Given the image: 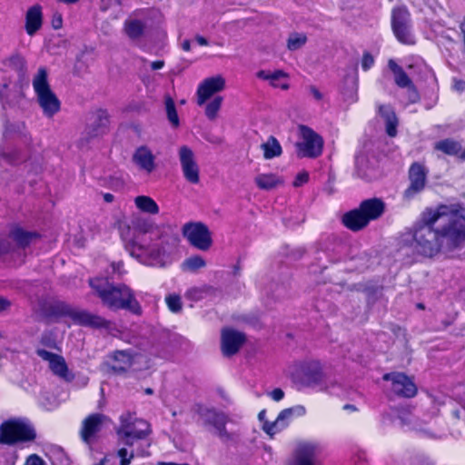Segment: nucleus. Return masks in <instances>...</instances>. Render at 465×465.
I'll return each mask as SVG.
<instances>
[{"instance_id":"nucleus-1","label":"nucleus","mask_w":465,"mask_h":465,"mask_svg":"<svg viewBox=\"0 0 465 465\" xmlns=\"http://www.w3.org/2000/svg\"><path fill=\"white\" fill-rule=\"evenodd\" d=\"M136 237L148 235L149 242L143 243L142 263L164 267L170 262V257L178 244L179 237L170 225H158L148 219H137L134 223Z\"/></svg>"},{"instance_id":"nucleus-2","label":"nucleus","mask_w":465,"mask_h":465,"mask_svg":"<svg viewBox=\"0 0 465 465\" xmlns=\"http://www.w3.org/2000/svg\"><path fill=\"white\" fill-rule=\"evenodd\" d=\"M425 220L437 223L442 248L452 251L465 244V220L459 215L458 205H439L425 210Z\"/></svg>"},{"instance_id":"nucleus-3","label":"nucleus","mask_w":465,"mask_h":465,"mask_svg":"<svg viewBox=\"0 0 465 465\" xmlns=\"http://www.w3.org/2000/svg\"><path fill=\"white\" fill-rule=\"evenodd\" d=\"M90 286L102 303L111 311L127 310L136 315L142 314V307L127 285H114L104 279L96 278L90 280Z\"/></svg>"},{"instance_id":"nucleus-4","label":"nucleus","mask_w":465,"mask_h":465,"mask_svg":"<svg viewBox=\"0 0 465 465\" xmlns=\"http://www.w3.org/2000/svg\"><path fill=\"white\" fill-rule=\"evenodd\" d=\"M413 239L417 251L424 256L431 257L443 250L438 223H428L425 220V211L414 229Z\"/></svg>"},{"instance_id":"nucleus-5","label":"nucleus","mask_w":465,"mask_h":465,"mask_svg":"<svg viewBox=\"0 0 465 465\" xmlns=\"http://www.w3.org/2000/svg\"><path fill=\"white\" fill-rule=\"evenodd\" d=\"M35 436L33 426L23 419H10L0 426V443L2 444L14 445L32 441Z\"/></svg>"},{"instance_id":"nucleus-6","label":"nucleus","mask_w":465,"mask_h":465,"mask_svg":"<svg viewBox=\"0 0 465 465\" xmlns=\"http://www.w3.org/2000/svg\"><path fill=\"white\" fill-rule=\"evenodd\" d=\"M33 87L44 114L48 117H52L59 111L60 102L50 88L47 81V71L45 67L38 69L36 75L33 79Z\"/></svg>"},{"instance_id":"nucleus-7","label":"nucleus","mask_w":465,"mask_h":465,"mask_svg":"<svg viewBox=\"0 0 465 465\" xmlns=\"http://www.w3.org/2000/svg\"><path fill=\"white\" fill-rule=\"evenodd\" d=\"M121 425L117 430V435L122 444L133 446L134 440L146 438L151 430L147 421L136 419L130 413L123 414L120 418Z\"/></svg>"},{"instance_id":"nucleus-8","label":"nucleus","mask_w":465,"mask_h":465,"mask_svg":"<svg viewBox=\"0 0 465 465\" xmlns=\"http://www.w3.org/2000/svg\"><path fill=\"white\" fill-rule=\"evenodd\" d=\"M63 312L69 316L76 324L94 329H104L107 331L114 330V325L112 322L87 311L74 309L69 305H63Z\"/></svg>"},{"instance_id":"nucleus-9","label":"nucleus","mask_w":465,"mask_h":465,"mask_svg":"<svg viewBox=\"0 0 465 465\" xmlns=\"http://www.w3.org/2000/svg\"><path fill=\"white\" fill-rule=\"evenodd\" d=\"M200 418L204 425H211L213 432L222 440H230L234 437V433L226 430L225 425L233 420L223 412H219L214 409L201 408L199 411Z\"/></svg>"},{"instance_id":"nucleus-10","label":"nucleus","mask_w":465,"mask_h":465,"mask_svg":"<svg viewBox=\"0 0 465 465\" xmlns=\"http://www.w3.org/2000/svg\"><path fill=\"white\" fill-rule=\"evenodd\" d=\"M183 234L198 250L207 251L212 246L211 232L203 223H185L183 227Z\"/></svg>"},{"instance_id":"nucleus-11","label":"nucleus","mask_w":465,"mask_h":465,"mask_svg":"<svg viewBox=\"0 0 465 465\" xmlns=\"http://www.w3.org/2000/svg\"><path fill=\"white\" fill-rule=\"evenodd\" d=\"M300 132L302 142L297 143L298 156L314 158L322 152L323 141L312 129L308 126L301 125Z\"/></svg>"},{"instance_id":"nucleus-12","label":"nucleus","mask_w":465,"mask_h":465,"mask_svg":"<svg viewBox=\"0 0 465 465\" xmlns=\"http://www.w3.org/2000/svg\"><path fill=\"white\" fill-rule=\"evenodd\" d=\"M109 124V115L105 110L98 109L94 111L90 118L84 136L79 140V145L84 147L87 145L90 139L104 134Z\"/></svg>"},{"instance_id":"nucleus-13","label":"nucleus","mask_w":465,"mask_h":465,"mask_svg":"<svg viewBox=\"0 0 465 465\" xmlns=\"http://www.w3.org/2000/svg\"><path fill=\"white\" fill-rule=\"evenodd\" d=\"M391 25L396 38L404 45H413L414 37L410 30V14L405 8L392 12Z\"/></svg>"},{"instance_id":"nucleus-14","label":"nucleus","mask_w":465,"mask_h":465,"mask_svg":"<svg viewBox=\"0 0 465 465\" xmlns=\"http://www.w3.org/2000/svg\"><path fill=\"white\" fill-rule=\"evenodd\" d=\"M305 413L306 409L302 405L284 409L278 414L273 422L265 421L262 428L267 434L272 436L285 429L294 418L302 417Z\"/></svg>"},{"instance_id":"nucleus-15","label":"nucleus","mask_w":465,"mask_h":465,"mask_svg":"<svg viewBox=\"0 0 465 465\" xmlns=\"http://www.w3.org/2000/svg\"><path fill=\"white\" fill-rule=\"evenodd\" d=\"M36 354L45 361L48 362V367L54 375L64 381H72L74 375L69 371L66 361L62 355L53 353L45 349H37Z\"/></svg>"},{"instance_id":"nucleus-16","label":"nucleus","mask_w":465,"mask_h":465,"mask_svg":"<svg viewBox=\"0 0 465 465\" xmlns=\"http://www.w3.org/2000/svg\"><path fill=\"white\" fill-rule=\"evenodd\" d=\"M179 160L184 178L191 183H198L200 181L199 166L193 152L186 145L180 147Z\"/></svg>"},{"instance_id":"nucleus-17","label":"nucleus","mask_w":465,"mask_h":465,"mask_svg":"<svg viewBox=\"0 0 465 465\" xmlns=\"http://www.w3.org/2000/svg\"><path fill=\"white\" fill-rule=\"evenodd\" d=\"M320 450L321 445L316 441L302 442L294 450L290 465H316V455Z\"/></svg>"},{"instance_id":"nucleus-18","label":"nucleus","mask_w":465,"mask_h":465,"mask_svg":"<svg viewBox=\"0 0 465 465\" xmlns=\"http://www.w3.org/2000/svg\"><path fill=\"white\" fill-rule=\"evenodd\" d=\"M245 341V335L236 330L224 328L221 334V349L224 356L236 354Z\"/></svg>"},{"instance_id":"nucleus-19","label":"nucleus","mask_w":465,"mask_h":465,"mask_svg":"<svg viewBox=\"0 0 465 465\" xmlns=\"http://www.w3.org/2000/svg\"><path fill=\"white\" fill-rule=\"evenodd\" d=\"M383 380L391 381L392 391L400 396L411 398L417 392L414 382L401 372L387 373L383 376Z\"/></svg>"},{"instance_id":"nucleus-20","label":"nucleus","mask_w":465,"mask_h":465,"mask_svg":"<svg viewBox=\"0 0 465 465\" xmlns=\"http://www.w3.org/2000/svg\"><path fill=\"white\" fill-rule=\"evenodd\" d=\"M224 86L225 81L221 75L203 80L197 90V104H204L214 94L223 90Z\"/></svg>"},{"instance_id":"nucleus-21","label":"nucleus","mask_w":465,"mask_h":465,"mask_svg":"<svg viewBox=\"0 0 465 465\" xmlns=\"http://www.w3.org/2000/svg\"><path fill=\"white\" fill-rule=\"evenodd\" d=\"M410 186L404 192V197L411 199L415 194L420 193L426 184V172L422 165L413 163L409 171Z\"/></svg>"},{"instance_id":"nucleus-22","label":"nucleus","mask_w":465,"mask_h":465,"mask_svg":"<svg viewBox=\"0 0 465 465\" xmlns=\"http://www.w3.org/2000/svg\"><path fill=\"white\" fill-rule=\"evenodd\" d=\"M119 232L123 242H124L125 249L129 252L131 256L136 258L140 262H142V253L140 250L143 249V246L140 240L137 239L134 231L133 232L128 224L120 223Z\"/></svg>"},{"instance_id":"nucleus-23","label":"nucleus","mask_w":465,"mask_h":465,"mask_svg":"<svg viewBox=\"0 0 465 465\" xmlns=\"http://www.w3.org/2000/svg\"><path fill=\"white\" fill-rule=\"evenodd\" d=\"M385 208V203L380 198L366 199L359 205L360 211L364 214L369 223L381 217Z\"/></svg>"},{"instance_id":"nucleus-24","label":"nucleus","mask_w":465,"mask_h":465,"mask_svg":"<svg viewBox=\"0 0 465 465\" xmlns=\"http://www.w3.org/2000/svg\"><path fill=\"white\" fill-rule=\"evenodd\" d=\"M105 420L103 414H92L83 421L80 431L81 438L85 443H89L94 435L101 430L102 424Z\"/></svg>"},{"instance_id":"nucleus-25","label":"nucleus","mask_w":465,"mask_h":465,"mask_svg":"<svg viewBox=\"0 0 465 465\" xmlns=\"http://www.w3.org/2000/svg\"><path fill=\"white\" fill-rule=\"evenodd\" d=\"M155 157L146 146L138 147L133 154L134 163L142 170L150 173L155 169Z\"/></svg>"},{"instance_id":"nucleus-26","label":"nucleus","mask_w":465,"mask_h":465,"mask_svg":"<svg viewBox=\"0 0 465 465\" xmlns=\"http://www.w3.org/2000/svg\"><path fill=\"white\" fill-rule=\"evenodd\" d=\"M342 223L353 232L362 230L370 223L359 207L343 214Z\"/></svg>"},{"instance_id":"nucleus-27","label":"nucleus","mask_w":465,"mask_h":465,"mask_svg":"<svg viewBox=\"0 0 465 465\" xmlns=\"http://www.w3.org/2000/svg\"><path fill=\"white\" fill-rule=\"evenodd\" d=\"M379 114L386 125V133L389 136L394 137L397 134L398 118L392 107L388 104L379 106Z\"/></svg>"},{"instance_id":"nucleus-28","label":"nucleus","mask_w":465,"mask_h":465,"mask_svg":"<svg viewBox=\"0 0 465 465\" xmlns=\"http://www.w3.org/2000/svg\"><path fill=\"white\" fill-rule=\"evenodd\" d=\"M256 76L262 80L269 81L270 84L274 87H280L282 90H288L290 85L287 83L279 84L281 79L289 78V74L282 70H276L274 72H269L265 70H260L256 73Z\"/></svg>"},{"instance_id":"nucleus-29","label":"nucleus","mask_w":465,"mask_h":465,"mask_svg":"<svg viewBox=\"0 0 465 465\" xmlns=\"http://www.w3.org/2000/svg\"><path fill=\"white\" fill-rule=\"evenodd\" d=\"M42 25V11L40 5L30 7L26 13L25 29L29 35L35 34Z\"/></svg>"},{"instance_id":"nucleus-30","label":"nucleus","mask_w":465,"mask_h":465,"mask_svg":"<svg viewBox=\"0 0 465 465\" xmlns=\"http://www.w3.org/2000/svg\"><path fill=\"white\" fill-rule=\"evenodd\" d=\"M388 67L392 72L394 75V82L399 87L407 88L413 84L404 70L400 65H398L394 60H389Z\"/></svg>"},{"instance_id":"nucleus-31","label":"nucleus","mask_w":465,"mask_h":465,"mask_svg":"<svg viewBox=\"0 0 465 465\" xmlns=\"http://www.w3.org/2000/svg\"><path fill=\"white\" fill-rule=\"evenodd\" d=\"M256 185L262 190H272L282 184V180L273 173H262L254 179Z\"/></svg>"},{"instance_id":"nucleus-32","label":"nucleus","mask_w":465,"mask_h":465,"mask_svg":"<svg viewBox=\"0 0 465 465\" xmlns=\"http://www.w3.org/2000/svg\"><path fill=\"white\" fill-rule=\"evenodd\" d=\"M114 364L112 370L114 372H124L132 365V356L126 351H117L114 353Z\"/></svg>"},{"instance_id":"nucleus-33","label":"nucleus","mask_w":465,"mask_h":465,"mask_svg":"<svg viewBox=\"0 0 465 465\" xmlns=\"http://www.w3.org/2000/svg\"><path fill=\"white\" fill-rule=\"evenodd\" d=\"M263 151V157L266 160L272 159L282 154V146L274 136H270L268 140L261 144Z\"/></svg>"},{"instance_id":"nucleus-34","label":"nucleus","mask_w":465,"mask_h":465,"mask_svg":"<svg viewBox=\"0 0 465 465\" xmlns=\"http://www.w3.org/2000/svg\"><path fill=\"white\" fill-rule=\"evenodd\" d=\"M144 24L137 19H127L124 22V32L133 40L142 37L144 32Z\"/></svg>"},{"instance_id":"nucleus-35","label":"nucleus","mask_w":465,"mask_h":465,"mask_svg":"<svg viewBox=\"0 0 465 465\" xmlns=\"http://www.w3.org/2000/svg\"><path fill=\"white\" fill-rule=\"evenodd\" d=\"M10 236L16 242L19 247L25 248L35 240L38 234L36 232H25L21 228H15L10 232Z\"/></svg>"},{"instance_id":"nucleus-36","label":"nucleus","mask_w":465,"mask_h":465,"mask_svg":"<svg viewBox=\"0 0 465 465\" xmlns=\"http://www.w3.org/2000/svg\"><path fill=\"white\" fill-rule=\"evenodd\" d=\"M134 203H135L136 207L143 213H148L151 214H156L159 213V207H158L157 203H155V201L153 198H151L149 196H145V195L137 196L134 199Z\"/></svg>"},{"instance_id":"nucleus-37","label":"nucleus","mask_w":465,"mask_h":465,"mask_svg":"<svg viewBox=\"0 0 465 465\" xmlns=\"http://www.w3.org/2000/svg\"><path fill=\"white\" fill-rule=\"evenodd\" d=\"M435 149L449 155H458L461 152V145L456 141L445 139L438 142L435 144Z\"/></svg>"},{"instance_id":"nucleus-38","label":"nucleus","mask_w":465,"mask_h":465,"mask_svg":"<svg viewBox=\"0 0 465 465\" xmlns=\"http://www.w3.org/2000/svg\"><path fill=\"white\" fill-rule=\"evenodd\" d=\"M206 262L203 257L193 255L185 259L182 264L181 269L186 272H195L199 269L205 267Z\"/></svg>"},{"instance_id":"nucleus-39","label":"nucleus","mask_w":465,"mask_h":465,"mask_svg":"<svg viewBox=\"0 0 465 465\" xmlns=\"http://www.w3.org/2000/svg\"><path fill=\"white\" fill-rule=\"evenodd\" d=\"M164 102L167 118L173 127H177L179 125V117L176 112L174 102L170 95L165 96Z\"/></svg>"},{"instance_id":"nucleus-40","label":"nucleus","mask_w":465,"mask_h":465,"mask_svg":"<svg viewBox=\"0 0 465 465\" xmlns=\"http://www.w3.org/2000/svg\"><path fill=\"white\" fill-rule=\"evenodd\" d=\"M223 102L222 96H216L205 107V114L210 120H214L217 116V113L221 108Z\"/></svg>"},{"instance_id":"nucleus-41","label":"nucleus","mask_w":465,"mask_h":465,"mask_svg":"<svg viewBox=\"0 0 465 465\" xmlns=\"http://www.w3.org/2000/svg\"><path fill=\"white\" fill-rule=\"evenodd\" d=\"M6 65L23 73L25 70V60L19 54H13L6 60Z\"/></svg>"},{"instance_id":"nucleus-42","label":"nucleus","mask_w":465,"mask_h":465,"mask_svg":"<svg viewBox=\"0 0 465 465\" xmlns=\"http://www.w3.org/2000/svg\"><path fill=\"white\" fill-rule=\"evenodd\" d=\"M306 40L304 35L293 34L288 39L287 47L291 51L298 50L306 43Z\"/></svg>"},{"instance_id":"nucleus-43","label":"nucleus","mask_w":465,"mask_h":465,"mask_svg":"<svg viewBox=\"0 0 465 465\" xmlns=\"http://www.w3.org/2000/svg\"><path fill=\"white\" fill-rule=\"evenodd\" d=\"M165 302L172 312L178 313L182 311L183 303L179 295L169 294L165 297Z\"/></svg>"},{"instance_id":"nucleus-44","label":"nucleus","mask_w":465,"mask_h":465,"mask_svg":"<svg viewBox=\"0 0 465 465\" xmlns=\"http://www.w3.org/2000/svg\"><path fill=\"white\" fill-rule=\"evenodd\" d=\"M5 134H20V135H25V125L23 122H15V123H6L5 129Z\"/></svg>"},{"instance_id":"nucleus-45","label":"nucleus","mask_w":465,"mask_h":465,"mask_svg":"<svg viewBox=\"0 0 465 465\" xmlns=\"http://www.w3.org/2000/svg\"><path fill=\"white\" fill-rule=\"evenodd\" d=\"M117 456L120 458V465H129L134 457V450H128L127 448L123 447L118 450Z\"/></svg>"},{"instance_id":"nucleus-46","label":"nucleus","mask_w":465,"mask_h":465,"mask_svg":"<svg viewBox=\"0 0 465 465\" xmlns=\"http://www.w3.org/2000/svg\"><path fill=\"white\" fill-rule=\"evenodd\" d=\"M308 372L306 375L308 376V380L310 381L317 382L321 380V371L318 363H311L308 365Z\"/></svg>"},{"instance_id":"nucleus-47","label":"nucleus","mask_w":465,"mask_h":465,"mask_svg":"<svg viewBox=\"0 0 465 465\" xmlns=\"http://www.w3.org/2000/svg\"><path fill=\"white\" fill-rule=\"evenodd\" d=\"M406 89L409 102L411 104L417 103L420 100V94L415 85L412 84Z\"/></svg>"},{"instance_id":"nucleus-48","label":"nucleus","mask_w":465,"mask_h":465,"mask_svg":"<svg viewBox=\"0 0 465 465\" xmlns=\"http://www.w3.org/2000/svg\"><path fill=\"white\" fill-rule=\"evenodd\" d=\"M374 64L373 56L369 53L365 52L361 60V67L364 71L369 70Z\"/></svg>"},{"instance_id":"nucleus-49","label":"nucleus","mask_w":465,"mask_h":465,"mask_svg":"<svg viewBox=\"0 0 465 465\" xmlns=\"http://www.w3.org/2000/svg\"><path fill=\"white\" fill-rule=\"evenodd\" d=\"M308 180H309L308 173H306V172L300 173H298V175L296 176V178L293 182V186L300 187L302 184H304L305 183H307Z\"/></svg>"},{"instance_id":"nucleus-50","label":"nucleus","mask_w":465,"mask_h":465,"mask_svg":"<svg viewBox=\"0 0 465 465\" xmlns=\"http://www.w3.org/2000/svg\"><path fill=\"white\" fill-rule=\"evenodd\" d=\"M269 396L275 401H280L284 397V392L282 389L276 388L271 392H269Z\"/></svg>"},{"instance_id":"nucleus-51","label":"nucleus","mask_w":465,"mask_h":465,"mask_svg":"<svg viewBox=\"0 0 465 465\" xmlns=\"http://www.w3.org/2000/svg\"><path fill=\"white\" fill-rule=\"evenodd\" d=\"M25 465H45V461L37 455H31L25 462Z\"/></svg>"},{"instance_id":"nucleus-52","label":"nucleus","mask_w":465,"mask_h":465,"mask_svg":"<svg viewBox=\"0 0 465 465\" xmlns=\"http://www.w3.org/2000/svg\"><path fill=\"white\" fill-rule=\"evenodd\" d=\"M10 305H11V302L8 300H6L3 297H0V312L8 309L10 307Z\"/></svg>"},{"instance_id":"nucleus-53","label":"nucleus","mask_w":465,"mask_h":465,"mask_svg":"<svg viewBox=\"0 0 465 465\" xmlns=\"http://www.w3.org/2000/svg\"><path fill=\"white\" fill-rule=\"evenodd\" d=\"M310 91L316 100H322V94L315 86H311Z\"/></svg>"},{"instance_id":"nucleus-54","label":"nucleus","mask_w":465,"mask_h":465,"mask_svg":"<svg viewBox=\"0 0 465 465\" xmlns=\"http://www.w3.org/2000/svg\"><path fill=\"white\" fill-rule=\"evenodd\" d=\"M164 65V62L162 61V60H159V61H154L151 64V67L153 70H158V69H161L163 68Z\"/></svg>"},{"instance_id":"nucleus-55","label":"nucleus","mask_w":465,"mask_h":465,"mask_svg":"<svg viewBox=\"0 0 465 465\" xmlns=\"http://www.w3.org/2000/svg\"><path fill=\"white\" fill-rule=\"evenodd\" d=\"M195 41L200 45H208V41L205 37L202 36V35H196L195 36Z\"/></svg>"},{"instance_id":"nucleus-56","label":"nucleus","mask_w":465,"mask_h":465,"mask_svg":"<svg viewBox=\"0 0 465 465\" xmlns=\"http://www.w3.org/2000/svg\"><path fill=\"white\" fill-rule=\"evenodd\" d=\"M9 252H10V248H9L8 244H6L5 242L0 243V255L7 253Z\"/></svg>"},{"instance_id":"nucleus-57","label":"nucleus","mask_w":465,"mask_h":465,"mask_svg":"<svg viewBox=\"0 0 465 465\" xmlns=\"http://www.w3.org/2000/svg\"><path fill=\"white\" fill-rule=\"evenodd\" d=\"M62 26V17L59 15L57 18L53 20V27L58 29Z\"/></svg>"},{"instance_id":"nucleus-58","label":"nucleus","mask_w":465,"mask_h":465,"mask_svg":"<svg viewBox=\"0 0 465 465\" xmlns=\"http://www.w3.org/2000/svg\"><path fill=\"white\" fill-rule=\"evenodd\" d=\"M182 48L184 50V51H190L191 49V43L189 40H184L182 44Z\"/></svg>"},{"instance_id":"nucleus-59","label":"nucleus","mask_w":465,"mask_h":465,"mask_svg":"<svg viewBox=\"0 0 465 465\" xmlns=\"http://www.w3.org/2000/svg\"><path fill=\"white\" fill-rule=\"evenodd\" d=\"M114 197L112 193H104V200L106 203H112L114 201Z\"/></svg>"},{"instance_id":"nucleus-60","label":"nucleus","mask_w":465,"mask_h":465,"mask_svg":"<svg viewBox=\"0 0 465 465\" xmlns=\"http://www.w3.org/2000/svg\"><path fill=\"white\" fill-rule=\"evenodd\" d=\"M199 293H200V291H199V290H197V289H193V290H191V291L189 292V294H190V295H194V296H195V298H197V299H198V298H200V296L198 295Z\"/></svg>"},{"instance_id":"nucleus-61","label":"nucleus","mask_w":465,"mask_h":465,"mask_svg":"<svg viewBox=\"0 0 465 465\" xmlns=\"http://www.w3.org/2000/svg\"><path fill=\"white\" fill-rule=\"evenodd\" d=\"M459 215L465 220V209L459 207Z\"/></svg>"},{"instance_id":"nucleus-62","label":"nucleus","mask_w":465,"mask_h":465,"mask_svg":"<svg viewBox=\"0 0 465 465\" xmlns=\"http://www.w3.org/2000/svg\"><path fill=\"white\" fill-rule=\"evenodd\" d=\"M456 87L457 89L459 90H462L464 88V83L463 82H460L456 84Z\"/></svg>"},{"instance_id":"nucleus-63","label":"nucleus","mask_w":465,"mask_h":465,"mask_svg":"<svg viewBox=\"0 0 465 465\" xmlns=\"http://www.w3.org/2000/svg\"><path fill=\"white\" fill-rule=\"evenodd\" d=\"M264 416H265V411H262L259 413V415H258L259 420H262L264 419Z\"/></svg>"},{"instance_id":"nucleus-64","label":"nucleus","mask_w":465,"mask_h":465,"mask_svg":"<svg viewBox=\"0 0 465 465\" xmlns=\"http://www.w3.org/2000/svg\"><path fill=\"white\" fill-rule=\"evenodd\" d=\"M162 465H189V464H187V463L176 464V463L169 462V463H162Z\"/></svg>"}]
</instances>
